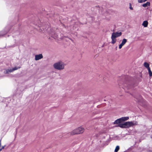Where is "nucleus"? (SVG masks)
Here are the masks:
<instances>
[{"label":"nucleus","instance_id":"nucleus-16","mask_svg":"<svg viewBox=\"0 0 152 152\" xmlns=\"http://www.w3.org/2000/svg\"><path fill=\"white\" fill-rule=\"evenodd\" d=\"M119 149L120 147L119 146L117 145L115 147V149L114 150V152H118Z\"/></svg>","mask_w":152,"mask_h":152},{"label":"nucleus","instance_id":"nucleus-22","mask_svg":"<svg viewBox=\"0 0 152 152\" xmlns=\"http://www.w3.org/2000/svg\"><path fill=\"white\" fill-rule=\"evenodd\" d=\"M123 46V45H122V44H120L119 45V49H121L122 48V47Z\"/></svg>","mask_w":152,"mask_h":152},{"label":"nucleus","instance_id":"nucleus-21","mask_svg":"<svg viewBox=\"0 0 152 152\" xmlns=\"http://www.w3.org/2000/svg\"><path fill=\"white\" fill-rule=\"evenodd\" d=\"M10 100L11 99L10 98H7L6 99V101L7 102H9L8 101Z\"/></svg>","mask_w":152,"mask_h":152},{"label":"nucleus","instance_id":"nucleus-30","mask_svg":"<svg viewBox=\"0 0 152 152\" xmlns=\"http://www.w3.org/2000/svg\"><path fill=\"white\" fill-rule=\"evenodd\" d=\"M130 149H131V148H129V149H128V150Z\"/></svg>","mask_w":152,"mask_h":152},{"label":"nucleus","instance_id":"nucleus-9","mask_svg":"<svg viewBox=\"0 0 152 152\" xmlns=\"http://www.w3.org/2000/svg\"><path fill=\"white\" fill-rule=\"evenodd\" d=\"M43 57L42 54H39V55H36L35 56V60L36 61L39 60Z\"/></svg>","mask_w":152,"mask_h":152},{"label":"nucleus","instance_id":"nucleus-11","mask_svg":"<svg viewBox=\"0 0 152 152\" xmlns=\"http://www.w3.org/2000/svg\"><path fill=\"white\" fill-rule=\"evenodd\" d=\"M150 5V3L149 2H147L146 3L142 4V6L144 7H146L148 6H149Z\"/></svg>","mask_w":152,"mask_h":152},{"label":"nucleus","instance_id":"nucleus-20","mask_svg":"<svg viewBox=\"0 0 152 152\" xmlns=\"http://www.w3.org/2000/svg\"><path fill=\"white\" fill-rule=\"evenodd\" d=\"M129 4V8L131 10H133V8L132 6V5H131V3H130Z\"/></svg>","mask_w":152,"mask_h":152},{"label":"nucleus","instance_id":"nucleus-4","mask_svg":"<svg viewBox=\"0 0 152 152\" xmlns=\"http://www.w3.org/2000/svg\"><path fill=\"white\" fill-rule=\"evenodd\" d=\"M84 128L82 127H80L72 132L71 134L74 135L82 133L84 132Z\"/></svg>","mask_w":152,"mask_h":152},{"label":"nucleus","instance_id":"nucleus-13","mask_svg":"<svg viewBox=\"0 0 152 152\" xmlns=\"http://www.w3.org/2000/svg\"><path fill=\"white\" fill-rule=\"evenodd\" d=\"M148 24V22L147 20H145L143 21L142 25L144 27H146L147 26Z\"/></svg>","mask_w":152,"mask_h":152},{"label":"nucleus","instance_id":"nucleus-29","mask_svg":"<svg viewBox=\"0 0 152 152\" xmlns=\"http://www.w3.org/2000/svg\"><path fill=\"white\" fill-rule=\"evenodd\" d=\"M148 0H144V1L145 2V1H147Z\"/></svg>","mask_w":152,"mask_h":152},{"label":"nucleus","instance_id":"nucleus-8","mask_svg":"<svg viewBox=\"0 0 152 152\" xmlns=\"http://www.w3.org/2000/svg\"><path fill=\"white\" fill-rule=\"evenodd\" d=\"M122 32H113L112 35V37H114V38H116L120 37L122 35Z\"/></svg>","mask_w":152,"mask_h":152},{"label":"nucleus","instance_id":"nucleus-18","mask_svg":"<svg viewBox=\"0 0 152 152\" xmlns=\"http://www.w3.org/2000/svg\"><path fill=\"white\" fill-rule=\"evenodd\" d=\"M54 35H53V34L52 33V35L51 36L54 38H57L58 37V35L56 34H55L54 33Z\"/></svg>","mask_w":152,"mask_h":152},{"label":"nucleus","instance_id":"nucleus-28","mask_svg":"<svg viewBox=\"0 0 152 152\" xmlns=\"http://www.w3.org/2000/svg\"><path fill=\"white\" fill-rule=\"evenodd\" d=\"M2 149L1 148V149H0V151H1V150H2Z\"/></svg>","mask_w":152,"mask_h":152},{"label":"nucleus","instance_id":"nucleus-26","mask_svg":"<svg viewBox=\"0 0 152 152\" xmlns=\"http://www.w3.org/2000/svg\"><path fill=\"white\" fill-rule=\"evenodd\" d=\"M148 151H149V152H152V151L149 150Z\"/></svg>","mask_w":152,"mask_h":152},{"label":"nucleus","instance_id":"nucleus-1","mask_svg":"<svg viewBox=\"0 0 152 152\" xmlns=\"http://www.w3.org/2000/svg\"><path fill=\"white\" fill-rule=\"evenodd\" d=\"M121 78H123L124 79V80H122L121 82H118L120 86V84L123 85V86L122 87V88L124 89L126 92L129 93V91L127 90H132L135 86V85H133L131 81L129 80V77L128 76L124 75Z\"/></svg>","mask_w":152,"mask_h":152},{"label":"nucleus","instance_id":"nucleus-6","mask_svg":"<svg viewBox=\"0 0 152 152\" xmlns=\"http://www.w3.org/2000/svg\"><path fill=\"white\" fill-rule=\"evenodd\" d=\"M24 88L23 87L19 88L17 89L16 96L20 98L22 96V92Z\"/></svg>","mask_w":152,"mask_h":152},{"label":"nucleus","instance_id":"nucleus-27","mask_svg":"<svg viewBox=\"0 0 152 152\" xmlns=\"http://www.w3.org/2000/svg\"><path fill=\"white\" fill-rule=\"evenodd\" d=\"M99 7V6H98H98H96V7Z\"/></svg>","mask_w":152,"mask_h":152},{"label":"nucleus","instance_id":"nucleus-23","mask_svg":"<svg viewBox=\"0 0 152 152\" xmlns=\"http://www.w3.org/2000/svg\"><path fill=\"white\" fill-rule=\"evenodd\" d=\"M5 146V145H4V146H3L2 148H1L2 149H4V147Z\"/></svg>","mask_w":152,"mask_h":152},{"label":"nucleus","instance_id":"nucleus-31","mask_svg":"<svg viewBox=\"0 0 152 152\" xmlns=\"http://www.w3.org/2000/svg\"><path fill=\"white\" fill-rule=\"evenodd\" d=\"M17 129H16V131H17Z\"/></svg>","mask_w":152,"mask_h":152},{"label":"nucleus","instance_id":"nucleus-3","mask_svg":"<svg viewBox=\"0 0 152 152\" xmlns=\"http://www.w3.org/2000/svg\"><path fill=\"white\" fill-rule=\"evenodd\" d=\"M54 68L58 70L63 69L64 68V65L62 62L59 61L53 64Z\"/></svg>","mask_w":152,"mask_h":152},{"label":"nucleus","instance_id":"nucleus-25","mask_svg":"<svg viewBox=\"0 0 152 152\" xmlns=\"http://www.w3.org/2000/svg\"><path fill=\"white\" fill-rule=\"evenodd\" d=\"M9 31V30H7V31L6 32V33H7V32H8Z\"/></svg>","mask_w":152,"mask_h":152},{"label":"nucleus","instance_id":"nucleus-15","mask_svg":"<svg viewBox=\"0 0 152 152\" xmlns=\"http://www.w3.org/2000/svg\"><path fill=\"white\" fill-rule=\"evenodd\" d=\"M127 40L126 39L124 38L123 39L121 44L124 45L127 42Z\"/></svg>","mask_w":152,"mask_h":152},{"label":"nucleus","instance_id":"nucleus-12","mask_svg":"<svg viewBox=\"0 0 152 152\" xmlns=\"http://www.w3.org/2000/svg\"><path fill=\"white\" fill-rule=\"evenodd\" d=\"M144 66L148 69L150 68L149 66V64L146 62H145L144 64Z\"/></svg>","mask_w":152,"mask_h":152},{"label":"nucleus","instance_id":"nucleus-14","mask_svg":"<svg viewBox=\"0 0 152 152\" xmlns=\"http://www.w3.org/2000/svg\"><path fill=\"white\" fill-rule=\"evenodd\" d=\"M111 38L112 39L111 43L113 44L115 43L116 42V39L115 38H114L113 37H112V36L111 37Z\"/></svg>","mask_w":152,"mask_h":152},{"label":"nucleus","instance_id":"nucleus-19","mask_svg":"<svg viewBox=\"0 0 152 152\" xmlns=\"http://www.w3.org/2000/svg\"><path fill=\"white\" fill-rule=\"evenodd\" d=\"M138 1L139 3H142L145 2L144 0H138Z\"/></svg>","mask_w":152,"mask_h":152},{"label":"nucleus","instance_id":"nucleus-10","mask_svg":"<svg viewBox=\"0 0 152 152\" xmlns=\"http://www.w3.org/2000/svg\"><path fill=\"white\" fill-rule=\"evenodd\" d=\"M134 97L137 100L138 102H139L142 99V96L138 94V95H134Z\"/></svg>","mask_w":152,"mask_h":152},{"label":"nucleus","instance_id":"nucleus-5","mask_svg":"<svg viewBox=\"0 0 152 152\" xmlns=\"http://www.w3.org/2000/svg\"><path fill=\"white\" fill-rule=\"evenodd\" d=\"M129 119V117H122L115 120L113 122V124H120L123 121H126L128 120Z\"/></svg>","mask_w":152,"mask_h":152},{"label":"nucleus","instance_id":"nucleus-17","mask_svg":"<svg viewBox=\"0 0 152 152\" xmlns=\"http://www.w3.org/2000/svg\"><path fill=\"white\" fill-rule=\"evenodd\" d=\"M148 73L149 74V75L150 77L152 76V72H151V69L150 68L148 69Z\"/></svg>","mask_w":152,"mask_h":152},{"label":"nucleus","instance_id":"nucleus-2","mask_svg":"<svg viewBox=\"0 0 152 152\" xmlns=\"http://www.w3.org/2000/svg\"><path fill=\"white\" fill-rule=\"evenodd\" d=\"M138 123L136 121H126L124 123H121L115 126V127H119L121 128H129L133 126L137 125Z\"/></svg>","mask_w":152,"mask_h":152},{"label":"nucleus","instance_id":"nucleus-24","mask_svg":"<svg viewBox=\"0 0 152 152\" xmlns=\"http://www.w3.org/2000/svg\"><path fill=\"white\" fill-rule=\"evenodd\" d=\"M1 139L0 140V147L1 146Z\"/></svg>","mask_w":152,"mask_h":152},{"label":"nucleus","instance_id":"nucleus-7","mask_svg":"<svg viewBox=\"0 0 152 152\" xmlns=\"http://www.w3.org/2000/svg\"><path fill=\"white\" fill-rule=\"evenodd\" d=\"M21 67V66H15L12 69H8L6 70V73L8 74L10 72H12L15 70H17L18 69L20 68Z\"/></svg>","mask_w":152,"mask_h":152}]
</instances>
